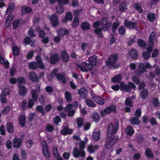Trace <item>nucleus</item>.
<instances>
[{
  "label": "nucleus",
  "instance_id": "57",
  "mask_svg": "<svg viewBox=\"0 0 160 160\" xmlns=\"http://www.w3.org/2000/svg\"><path fill=\"white\" fill-rule=\"evenodd\" d=\"M125 104L126 106L132 107L133 106V103L130 98H127L125 102Z\"/></svg>",
  "mask_w": 160,
  "mask_h": 160
},
{
  "label": "nucleus",
  "instance_id": "19",
  "mask_svg": "<svg viewBox=\"0 0 160 160\" xmlns=\"http://www.w3.org/2000/svg\"><path fill=\"white\" fill-rule=\"evenodd\" d=\"M99 148L98 145H89L87 148L88 151L90 153H93Z\"/></svg>",
  "mask_w": 160,
  "mask_h": 160
},
{
  "label": "nucleus",
  "instance_id": "24",
  "mask_svg": "<svg viewBox=\"0 0 160 160\" xmlns=\"http://www.w3.org/2000/svg\"><path fill=\"white\" fill-rule=\"evenodd\" d=\"M79 94L82 98H85L87 96L88 92L85 88H82L79 90Z\"/></svg>",
  "mask_w": 160,
  "mask_h": 160
},
{
  "label": "nucleus",
  "instance_id": "14",
  "mask_svg": "<svg viewBox=\"0 0 160 160\" xmlns=\"http://www.w3.org/2000/svg\"><path fill=\"white\" fill-rule=\"evenodd\" d=\"M42 147V152L46 158L50 156V153L49 152L47 144L45 140H43L41 142Z\"/></svg>",
  "mask_w": 160,
  "mask_h": 160
},
{
  "label": "nucleus",
  "instance_id": "53",
  "mask_svg": "<svg viewBox=\"0 0 160 160\" xmlns=\"http://www.w3.org/2000/svg\"><path fill=\"white\" fill-rule=\"evenodd\" d=\"M53 153L55 158H58L59 157L60 154L58 153L57 148L54 147L53 148Z\"/></svg>",
  "mask_w": 160,
  "mask_h": 160
},
{
  "label": "nucleus",
  "instance_id": "40",
  "mask_svg": "<svg viewBox=\"0 0 160 160\" xmlns=\"http://www.w3.org/2000/svg\"><path fill=\"white\" fill-rule=\"evenodd\" d=\"M134 8L135 10L137 11L139 13H142L143 11L141 4L139 3H136L134 6Z\"/></svg>",
  "mask_w": 160,
  "mask_h": 160
},
{
  "label": "nucleus",
  "instance_id": "32",
  "mask_svg": "<svg viewBox=\"0 0 160 160\" xmlns=\"http://www.w3.org/2000/svg\"><path fill=\"white\" fill-rule=\"evenodd\" d=\"M126 132L128 135L131 136L134 133V131L132 127L129 126L126 128Z\"/></svg>",
  "mask_w": 160,
  "mask_h": 160
},
{
  "label": "nucleus",
  "instance_id": "39",
  "mask_svg": "<svg viewBox=\"0 0 160 160\" xmlns=\"http://www.w3.org/2000/svg\"><path fill=\"white\" fill-rule=\"evenodd\" d=\"M61 58L65 62H67L69 58L68 53L65 52H62L61 53Z\"/></svg>",
  "mask_w": 160,
  "mask_h": 160
},
{
  "label": "nucleus",
  "instance_id": "8",
  "mask_svg": "<svg viewBox=\"0 0 160 160\" xmlns=\"http://www.w3.org/2000/svg\"><path fill=\"white\" fill-rule=\"evenodd\" d=\"M76 67L83 72H87L89 70H92L93 67L91 64L86 63V62H83L82 65L78 64H76Z\"/></svg>",
  "mask_w": 160,
  "mask_h": 160
},
{
  "label": "nucleus",
  "instance_id": "51",
  "mask_svg": "<svg viewBox=\"0 0 160 160\" xmlns=\"http://www.w3.org/2000/svg\"><path fill=\"white\" fill-rule=\"evenodd\" d=\"M82 9H76L73 11V15L75 17H78L79 16L82 12Z\"/></svg>",
  "mask_w": 160,
  "mask_h": 160
},
{
  "label": "nucleus",
  "instance_id": "30",
  "mask_svg": "<svg viewBox=\"0 0 160 160\" xmlns=\"http://www.w3.org/2000/svg\"><path fill=\"white\" fill-rule=\"evenodd\" d=\"M59 59V55L55 54L52 55L51 57L50 62L52 63H54L58 61Z\"/></svg>",
  "mask_w": 160,
  "mask_h": 160
},
{
  "label": "nucleus",
  "instance_id": "33",
  "mask_svg": "<svg viewBox=\"0 0 160 160\" xmlns=\"http://www.w3.org/2000/svg\"><path fill=\"white\" fill-rule=\"evenodd\" d=\"M129 55L131 58L133 59H136L138 57L137 51L133 49H132L130 52Z\"/></svg>",
  "mask_w": 160,
  "mask_h": 160
},
{
  "label": "nucleus",
  "instance_id": "47",
  "mask_svg": "<svg viewBox=\"0 0 160 160\" xmlns=\"http://www.w3.org/2000/svg\"><path fill=\"white\" fill-rule=\"evenodd\" d=\"M113 144V142H112V141L110 140L108 142H106L104 147L107 149H110Z\"/></svg>",
  "mask_w": 160,
  "mask_h": 160
},
{
  "label": "nucleus",
  "instance_id": "2",
  "mask_svg": "<svg viewBox=\"0 0 160 160\" xmlns=\"http://www.w3.org/2000/svg\"><path fill=\"white\" fill-rule=\"evenodd\" d=\"M58 71V69H54L52 71L51 75H47L48 78L49 80H51L55 76L57 79L59 80L62 83H65L66 80L65 74L63 73L61 74H57L56 73Z\"/></svg>",
  "mask_w": 160,
  "mask_h": 160
},
{
  "label": "nucleus",
  "instance_id": "62",
  "mask_svg": "<svg viewBox=\"0 0 160 160\" xmlns=\"http://www.w3.org/2000/svg\"><path fill=\"white\" fill-rule=\"evenodd\" d=\"M126 8V6L124 3H122L119 7L120 10L122 12H124Z\"/></svg>",
  "mask_w": 160,
  "mask_h": 160
},
{
  "label": "nucleus",
  "instance_id": "56",
  "mask_svg": "<svg viewBox=\"0 0 160 160\" xmlns=\"http://www.w3.org/2000/svg\"><path fill=\"white\" fill-rule=\"evenodd\" d=\"M138 44L142 48H145L146 46V43L142 40L139 38L138 39Z\"/></svg>",
  "mask_w": 160,
  "mask_h": 160
},
{
  "label": "nucleus",
  "instance_id": "17",
  "mask_svg": "<svg viewBox=\"0 0 160 160\" xmlns=\"http://www.w3.org/2000/svg\"><path fill=\"white\" fill-rule=\"evenodd\" d=\"M28 77L33 82H37L38 80V77L37 74L33 72H30L28 73Z\"/></svg>",
  "mask_w": 160,
  "mask_h": 160
},
{
  "label": "nucleus",
  "instance_id": "44",
  "mask_svg": "<svg viewBox=\"0 0 160 160\" xmlns=\"http://www.w3.org/2000/svg\"><path fill=\"white\" fill-rule=\"evenodd\" d=\"M131 123L135 125H138L140 123V122L139 119L137 117H134L130 120Z\"/></svg>",
  "mask_w": 160,
  "mask_h": 160
},
{
  "label": "nucleus",
  "instance_id": "49",
  "mask_svg": "<svg viewBox=\"0 0 160 160\" xmlns=\"http://www.w3.org/2000/svg\"><path fill=\"white\" fill-rule=\"evenodd\" d=\"M155 18V16L154 13H150L148 15V18L149 21L153 22L154 21Z\"/></svg>",
  "mask_w": 160,
  "mask_h": 160
},
{
  "label": "nucleus",
  "instance_id": "7",
  "mask_svg": "<svg viewBox=\"0 0 160 160\" xmlns=\"http://www.w3.org/2000/svg\"><path fill=\"white\" fill-rule=\"evenodd\" d=\"M151 67L152 66L148 63H146L145 65L143 63H141L139 65V71L135 72V74L136 75L140 76L141 73L146 72V68L150 69Z\"/></svg>",
  "mask_w": 160,
  "mask_h": 160
},
{
  "label": "nucleus",
  "instance_id": "61",
  "mask_svg": "<svg viewBox=\"0 0 160 160\" xmlns=\"http://www.w3.org/2000/svg\"><path fill=\"white\" fill-rule=\"evenodd\" d=\"M5 95H4V94H1L0 95V100L1 102L2 103H4L7 102V100L5 97Z\"/></svg>",
  "mask_w": 160,
  "mask_h": 160
},
{
  "label": "nucleus",
  "instance_id": "42",
  "mask_svg": "<svg viewBox=\"0 0 160 160\" xmlns=\"http://www.w3.org/2000/svg\"><path fill=\"white\" fill-rule=\"evenodd\" d=\"M7 129L9 133L12 132L13 131V127L11 123H8L7 124Z\"/></svg>",
  "mask_w": 160,
  "mask_h": 160
},
{
  "label": "nucleus",
  "instance_id": "1",
  "mask_svg": "<svg viewBox=\"0 0 160 160\" xmlns=\"http://www.w3.org/2000/svg\"><path fill=\"white\" fill-rule=\"evenodd\" d=\"M112 24L111 22H107V20L106 18H104L101 21H98L93 23L94 28H95V32L98 36L99 38H102L103 37V34L101 32V30L98 28L100 26L102 30L106 31L109 29Z\"/></svg>",
  "mask_w": 160,
  "mask_h": 160
},
{
  "label": "nucleus",
  "instance_id": "52",
  "mask_svg": "<svg viewBox=\"0 0 160 160\" xmlns=\"http://www.w3.org/2000/svg\"><path fill=\"white\" fill-rule=\"evenodd\" d=\"M86 102L87 105L89 107H95L96 106V104L91 100L88 99L86 100Z\"/></svg>",
  "mask_w": 160,
  "mask_h": 160
},
{
  "label": "nucleus",
  "instance_id": "10",
  "mask_svg": "<svg viewBox=\"0 0 160 160\" xmlns=\"http://www.w3.org/2000/svg\"><path fill=\"white\" fill-rule=\"evenodd\" d=\"M120 85L121 90L127 92H130L131 89L135 88L134 84L131 82H129L128 85L124 84L123 82H122L120 83Z\"/></svg>",
  "mask_w": 160,
  "mask_h": 160
},
{
  "label": "nucleus",
  "instance_id": "12",
  "mask_svg": "<svg viewBox=\"0 0 160 160\" xmlns=\"http://www.w3.org/2000/svg\"><path fill=\"white\" fill-rule=\"evenodd\" d=\"M48 18L51 21L53 26L56 27L58 25L59 23V20L56 14H53L50 17L48 16Z\"/></svg>",
  "mask_w": 160,
  "mask_h": 160
},
{
  "label": "nucleus",
  "instance_id": "26",
  "mask_svg": "<svg viewBox=\"0 0 160 160\" xmlns=\"http://www.w3.org/2000/svg\"><path fill=\"white\" fill-rule=\"evenodd\" d=\"M35 40H31L30 38L26 37L24 39V42L27 44H30L31 46H33L35 42Z\"/></svg>",
  "mask_w": 160,
  "mask_h": 160
},
{
  "label": "nucleus",
  "instance_id": "28",
  "mask_svg": "<svg viewBox=\"0 0 160 160\" xmlns=\"http://www.w3.org/2000/svg\"><path fill=\"white\" fill-rule=\"evenodd\" d=\"M92 97L93 98V100L97 104L100 105H103L104 103V100L100 97H95L92 96Z\"/></svg>",
  "mask_w": 160,
  "mask_h": 160
},
{
  "label": "nucleus",
  "instance_id": "50",
  "mask_svg": "<svg viewBox=\"0 0 160 160\" xmlns=\"http://www.w3.org/2000/svg\"><path fill=\"white\" fill-rule=\"evenodd\" d=\"M90 28V25L88 22H84L82 23L81 25V28L83 30H87L89 29Z\"/></svg>",
  "mask_w": 160,
  "mask_h": 160
},
{
  "label": "nucleus",
  "instance_id": "6",
  "mask_svg": "<svg viewBox=\"0 0 160 160\" xmlns=\"http://www.w3.org/2000/svg\"><path fill=\"white\" fill-rule=\"evenodd\" d=\"M118 128L117 123H115L114 124H111L110 125L108 128L107 131V136L109 138H111L113 134H116Z\"/></svg>",
  "mask_w": 160,
  "mask_h": 160
},
{
  "label": "nucleus",
  "instance_id": "46",
  "mask_svg": "<svg viewBox=\"0 0 160 160\" xmlns=\"http://www.w3.org/2000/svg\"><path fill=\"white\" fill-rule=\"evenodd\" d=\"M12 52L14 56H17L19 54V49L17 46H14L12 48Z\"/></svg>",
  "mask_w": 160,
  "mask_h": 160
},
{
  "label": "nucleus",
  "instance_id": "15",
  "mask_svg": "<svg viewBox=\"0 0 160 160\" xmlns=\"http://www.w3.org/2000/svg\"><path fill=\"white\" fill-rule=\"evenodd\" d=\"M73 106L71 104H68L65 108V111L67 112V115L70 117L72 116L74 114L75 112L72 109Z\"/></svg>",
  "mask_w": 160,
  "mask_h": 160
},
{
  "label": "nucleus",
  "instance_id": "63",
  "mask_svg": "<svg viewBox=\"0 0 160 160\" xmlns=\"http://www.w3.org/2000/svg\"><path fill=\"white\" fill-rule=\"evenodd\" d=\"M37 31L38 32L39 37H40L41 38H43L44 37L45 33L43 30L39 29L37 30Z\"/></svg>",
  "mask_w": 160,
  "mask_h": 160
},
{
  "label": "nucleus",
  "instance_id": "45",
  "mask_svg": "<svg viewBox=\"0 0 160 160\" xmlns=\"http://www.w3.org/2000/svg\"><path fill=\"white\" fill-rule=\"evenodd\" d=\"M19 123L21 125L23 126L25 122V117L24 115L20 116L19 118Z\"/></svg>",
  "mask_w": 160,
  "mask_h": 160
},
{
  "label": "nucleus",
  "instance_id": "37",
  "mask_svg": "<svg viewBox=\"0 0 160 160\" xmlns=\"http://www.w3.org/2000/svg\"><path fill=\"white\" fill-rule=\"evenodd\" d=\"M91 117L93 120L95 122H98L100 119L99 114L96 112H94L92 114Z\"/></svg>",
  "mask_w": 160,
  "mask_h": 160
},
{
  "label": "nucleus",
  "instance_id": "25",
  "mask_svg": "<svg viewBox=\"0 0 160 160\" xmlns=\"http://www.w3.org/2000/svg\"><path fill=\"white\" fill-rule=\"evenodd\" d=\"M21 139L15 138L13 141V147L15 148H19L21 146Z\"/></svg>",
  "mask_w": 160,
  "mask_h": 160
},
{
  "label": "nucleus",
  "instance_id": "22",
  "mask_svg": "<svg viewBox=\"0 0 160 160\" xmlns=\"http://www.w3.org/2000/svg\"><path fill=\"white\" fill-rule=\"evenodd\" d=\"M69 34V31L65 28H61L58 32V34L60 36H63Z\"/></svg>",
  "mask_w": 160,
  "mask_h": 160
},
{
  "label": "nucleus",
  "instance_id": "55",
  "mask_svg": "<svg viewBox=\"0 0 160 160\" xmlns=\"http://www.w3.org/2000/svg\"><path fill=\"white\" fill-rule=\"evenodd\" d=\"M145 154L146 156L148 158L152 157H153L152 152L149 149H147L145 150Z\"/></svg>",
  "mask_w": 160,
  "mask_h": 160
},
{
  "label": "nucleus",
  "instance_id": "29",
  "mask_svg": "<svg viewBox=\"0 0 160 160\" xmlns=\"http://www.w3.org/2000/svg\"><path fill=\"white\" fill-rule=\"evenodd\" d=\"M66 18H64L62 20L63 22L66 23L67 21H71L72 19V15L71 13L70 12H68L66 14Z\"/></svg>",
  "mask_w": 160,
  "mask_h": 160
},
{
  "label": "nucleus",
  "instance_id": "4",
  "mask_svg": "<svg viewBox=\"0 0 160 160\" xmlns=\"http://www.w3.org/2000/svg\"><path fill=\"white\" fill-rule=\"evenodd\" d=\"M36 59L37 62V63L34 62H30L29 64V67L32 69H34L37 68H40L42 69L44 68V65L42 62V60L40 56L38 55L36 57Z\"/></svg>",
  "mask_w": 160,
  "mask_h": 160
},
{
  "label": "nucleus",
  "instance_id": "35",
  "mask_svg": "<svg viewBox=\"0 0 160 160\" xmlns=\"http://www.w3.org/2000/svg\"><path fill=\"white\" fill-rule=\"evenodd\" d=\"M61 132L62 134H71L72 132V130L71 129H69L68 127H65L61 131Z\"/></svg>",
  "mask_w": 160,
  "mask_h": 160
},
{
  "label": "nucleus",
  "instance_id": "5",
  "mask_svg": "<svg viewBox=\"0 0 160 160\" xmlns=\"http://www.w3.org/2000/svg\"><path fill=\"white\" fill-rule=\"evenodd\" d=\"M58 5L56 7V12L58 14H62L64 11V8L62 5L63 4H67L69 2V0H58Z\"/></svg>",
  "mask_w": 160,
  "mask_h": 160
},
{
  "label": "nucleus",
  "instance_id": "48",
  "mask_svg": "<svg viewBox=\"0 0 160 160\" xmlns=\"http://www.w3.org/2000/svg\"><path fill=\"white\" fill-rule=\"evenodd\" d=\"M148 94V91L145 89H143L141 92L140 95L142 98L145 99L147 97Z\"/></svg>",
  "mask_w": 160,
  "mask_h": 160
},
{
  "label": "nucleus",
  "instance_id": "21",
  "mask_svg": "<svg viewBox=\"0 0 160 160\" xmlns=\"http://www.w3.org/2000/svg\"><path fill=\"white\" fill-rule=\"evenodd\" d=\"M156 37L155 34L154 32H152L149 38V44L150 47L153 48L154 46V42L153 41L155 39Z\"/></svg>",
  "mask_w": 160,
  "mask_h": 160
},
{
  "label": "nucleus",
  "instance_id": "18",
  "mask_svg": "<svg viewBox=\"0 0 160 160\" xmlns=\"http://www.w3.org/2000/svg\"><path fill=\"white\" fill-rule=\"evenodd\" d=\"M153 48L152 47H149L147 48L146 52H142V56L145 59H148L149 58L151 51Z\"/></svg>",
  "mask_w": 160,
  "mask_h": 160
},
{
  "label": "nucleus",
  "instance_id": "31",
  "mask_svg": "<svg viewBox=\"0 0 160 160\" xmlns=\"http://www.w3.org/2000/svg\"><path fill=\"white\" fill-rule=\"evenodd\" d=\"M13 16L12 15H9L7 18L6 21V27L9 28L11 25V22Z\"/></svg>",
  "mask_w": 160,
  "mask_h": 160
},
{
  "label": "nucleus",
  "instance_id": "43",
  "mask_svg": "<svg viewBox=\"0 0 160 160\" xmlns=\"http://www.w3.org/2000/svg\"><path fill=\"white\" fill-rule=\"evenodd\" d=\"M79 19L78 17H75L73 19V23L72 24V26L73 27H77L79 24Z\"/></svg>",
  "mask_w": 160,
  "mask_h": 160
},
{
  "label": "nucleus",
  "instance_id": "27",
  "mask_svg": "<svg viewBox=\"0 0 160 160\" xmlns=\"http://www.w3.org/2000/svg\"><path fill=\"white\" fill-rule=\"evenodd\" d=\"M97 57L96 56L94 55L92 57H90L88 59V61L90 63V64L93 66H95L97 63Z\"/></svg>",
  "mask_w": 160,
  "mask_h": 160
},
{
  "label": "nucleus",
  "instance_id": "34",
  "mask_svg": "<svg viewBox=\"0 0 160 160\" xmlns=\"http://www.w3.org/2000/svg\"><path fill=\"white\" fill-rule=\"evenodd\" d=\"M32 9L26 6L22 7V12L23 14H27L31 12Z\"/></svg>",
  "mask_w": 160,
  "mask_h": 160
},
{
  "label": "nucleus",
  "instance_id": "16",
  "mask_svg": "<svg viewBox=\"0 0 160 160\" xmlns=\"http://www.w3.org/2000/svg\"><path fill=\"white\" fill-rule=\"evenodd\" d=\"M19 93V94L22 96H25L27 92V89L25 87L22 85H18Z\"/></svg>",
  "mask_w": 160,
  "mask_h": 160
},
{
  "label": "nucleus",
  "instance_id": "20",
  "mask_svg": "<svg viewBox=\"0 0 160 160\" xmlns=\"http://www.w3.org/2000/svg\"><path fill=\"white\" fill-rule=\"evenodd\" d=\"M94 132L92 135V138L94 141H98L100 139V133L99 131H96L94 130Z\"/></svg>",
  "mask_w": 160,
  "mask_h": 160
},
{
  "label": "nucleus",
  "instance_id": "60",
  "mask_svg": "<svg viewBox=\"0 0 160 160\" xmlns=\"http://www.w3.org/2000/svg\"><path fill=\"white\" fill-rule=\"evenodd\" d=\"M37 111L40 112L42 114H44V111L42 106L41 105H38L36 107Z\"/></svg>",
  "mask_w": 160,
  "mask_h": 160
},
{
  "label": "nucleus",
  "instance_id": "11",
  "mask_svg": "<svg viewBox=\"0 0 160 160\" xmlns=\"http://www.w3.org/2000/svg\"><path fill=\"white\" fill-rule=\"evenodd\" d=\"M116 111V106L114 105H112L105 108L103 111H101L100 114L102 117H104L106 114H109L112 112H114Z\"/></svg>",
  "mask_w": 160,
  "mask_h": 160
},
{
  "label": "nucleus",
  "instance_id": "9",
  "mask_svg": "<svg viewBox=\"0 0 160 160\" xmlns=\"http://www.w3.org/2000/svg\"><path fill=\"white\" fill-rule=\"evenodd\" d=\"M118 58V56L117 54H112L111 55L108 60L106 62L107 66L109 68L113 67L117 61Z\"/></svg>",
  "mask_w": 160,
  "mask_h": 160
},
{
  "label": "nucleus",
  "instance_id": "23",
  "mask_svg": "<svg viewBox=\"0 0 160 160\" xmlns=\"http://www.w3.org/2000/svg\"><path fill=\"white\" fill-rule=\"evenodd\" d=\"M124 24L125 26L129 29H134L136 26L135 23L131 22L127 20L124 21Z\"/></svg>",
  "mask_w": 160,
  "mask_h": 160
},
{
  "label": "nucleus",
  "instance_id": "64",
  "mask_svg": "<svg viewBox=\"0 0 160 160\" xmlns=\"http://www.w3.org/2000/svg\"><path fill=\"white\" fill-rule=\"evenodd\" d=\"M17 82H18V85L19 84L20 85H22V84L25 83V80L24 78L21 77L17 79Z\"/></svg>",
  "mask_w": 160,
  "mask_h": 160
},
{
  "label": "nucleus",
  "instance_id": "59",
  "mask_svg": "<svg viewBox=\"0 0 160 160\" xmlns=\"http://www.w3.org/2000/svg\"><path fill=\"white\" fill-rule=\"evenodd\" d=\"M9 93L10 91L9 88H4L1 94H4V95L6 96L9 95Z\"/></svg>",
  "mask_w": 160,
  "mask_h": 160
},
{
  "label": "nucleus",
  "instance_id": "13",
  "mask_svg": "<svg viewBox=\"0 0 160 160\" xmlns=\"http://www.w3.org/2000/svg\"><path fill=\"white\" fill-rule=\"evenodd\" d=\"M38 88L33 90L31 92L32 97L35 102L37 101L38 98V94L40 92V86L39 84H37Z\"/></svg>",
  "mask_w": 160,
  "mask_h": 160
},
{
  "label": "nucleus",
  "instance_id": "54",
  "mask_svg": "<svg viewBox=\"0 0 160 160\" xmlns=\"http://www.w3.org/2000/svg\"><path fill=\"white\" fill-rule=\"evenodd\" d=\"M65 97L68 102H70L71 100L72 97L71 93L69 92L66 91L65 93Z\"/></svg>",
  "mask_w": 160,
  "mask_h": 160
},
{
  "label": "nucleus",
  "instance_id": "36",
  "mask_svg": "<svg viewBox=\"0 0 160 160\" xmlns=\"http://www.w3.org/2000/svg\"><path fill=\"white\" fill-rule=\"evenodd\" d=\"M14 8V4L12 3H10L9 6L7 9V13L8 14L12 13Z\"/></svg>",
  "mask_w": 160,
  "mask_h": 160
},
{
  "label": "nucleus",
  "instance_id": "41",
  "mask_svg": "<svg viewBox=\"0 0 160 160\" xmlns=\"http://www.w3.org/2000/svg\"><path fill=\"white\" fill-rule=\"evenodd\" d=\"M122 79V77L120 75L118 74L115 76L112 79V82H120Z\"/></svg>",
  "mask_w": 160,
  "mask_h": 160
},
{
  "label": "nucleus",
  "instance_id": "38",
  "mask_svg": "<svg viewBox=\"0 0 160 160\" xmlns=\"http://www.w3.org/2000/svg\"><path fill=\"white\" fill-rule=\"evenodd\" d=\"M78 128H80L82 127L83 124V120L81 118H78L76 120Z\"/></svg>",
  "mask_w": 160,
  "mask_h": 160
},
{
  "label": "nucleus",
  "instance_id": "58",
  "mask_svg": "<svg viewBox=\"0 0 160 160\" xmlns=\"http://www.w3.org/2000/svg\"><path fill=\"white\" fill-rule=\"evenodd\" d=\"M62 109V108L61 106H59L58 107V110L60 111L59 113L60 114L61 116L63 118H65L66 116V114L64 112H61Z\"/></svg>",
  "mask_w": 160,
  "mask_h": 160
},
{
  "label": "nucleus",
  "instance_id": "3",
  "mask_svg": "<svg viewBox=\"0 0 160 160\" xmlns=\"http://www.w3.org/2000/svg\"><path fill=\"white\" fill-rule=\"evenodd\" d=\"M85 143L83 141L80 142L79 144V148L80 150H78L77 148H75L73 149V154L74 157L78 158L79 156L84 157L85 156V153L83 151L85 148Z\"/></svg>",
  "mask_w": 160,
  "mask_h": 160
}]
</instances>
